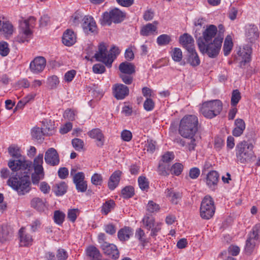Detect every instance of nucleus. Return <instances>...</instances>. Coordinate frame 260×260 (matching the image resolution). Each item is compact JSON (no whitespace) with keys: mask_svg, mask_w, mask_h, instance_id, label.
Here are the masks:
<instances>
[{"mask_svg":"<svg viewBox=\"0 0 260 260\" xmlns=\"http://www.w3.org/2000/svg\"><path fill=\"white\" fill-rule=\"evenodd\" d=\"M121 137L123 141L129 142L132 139V134L131 131L124 129L121 132Z\"/></svg>","mask_w":260,"mask_h":260,"instance_id":"nucleus-57","label":"nucleus"},{"mask_svg":"<svg viewBox=\"0 0 260 260\" xmlns=\"http://www.w3.org/2000/svg\"><path fill=\"white\" fill-rule=\"evenodd\" d=\"M102 248L105 254L109 257L116 259L119 256V251L116 245L104 242L102 245Z\"/></svg>","mask_w":260,"mask_h":260,"instance_id":"nucleus-16","label":"nucleus"},{"mask_svg":"<svg viewBox=\"0 0 260 260\" xmlns=\"http://www.w3.org/2000/svg\"><path fill=\"white\" fill-rule=\"evenodd\" d=\"M115 204L113 200L106 201L102 206L101 212L104 215H107L111 211L114 209Z\"/></svg>","mask_w":260,"mask_h":260,"instance_id":"nucleus-36","label":"nucleus"},{"mask_svg":"<svg viewBox=\"0 0 260 260\" xmlns=\"http://www.w3.org/2000/svg\"><path fill=\"white\" fill-rule=\"evenodd\" d=\"M154 107V103L153 100L147 98L144 103V108L147 111H150L153 110Z\"/></svg>","mask_w":260,"mask_h":260,"instance_id":"nucleus-56","label":"nucleus"},{"mask_svg":"<svg viewBox=\"0 0 260 260\" xmlns=\"http://www.w3.org/2000/svg\"><path fill=\"white\" fill-rule=\"evenodd\" d=\"M45 161L47 164L52 166L59 164V155L54 148H50L46 151L45 154Z\"/></svg>","mask_w":260,"mask_h":260,"instance_id":"nucleus-14","label":"nucleus"},{"mask_svg":"<svg viewBox=\"0 0 260 260\" xmlns=\"http://www.w3.org/2000/svg\"><path fill=\"white\" fill-rule=\"evenodd\" d=\"M76 72L74 70L68 71L64 75V79L67 82H71L75 77Z\"/></svg>","mask_w":260,"mask_h":260,"instance_id":"nucleus-60","label":"nucleus"},{"mask_svg":"<svg viewBox=\"0 0 260 260\" xmlns=\"http://www.w3.org/2000/svg\"><path fill=\"white\" fill-rule=\"evenodd\" d=\"M156 142L152 140H148L145 145L144 149L147 151L153 153L155 150Z\"/></svg>","mask_w":260,"mask_h":260,"instance_id":"nucleus-55","label":"nucleus"},{"mask_svg":"<svg viewBox=\"0 0 260 260\" xmlns=\"http://www.w3.org/2000/svg\"><path fill=\"white\" fill-rule=\"evenodd\" d=\"M9 51L8 44L4 41L0 42V54L2 56H6L9 54Z\"/></svg>","mask_w":260,"mask_h":260,"instance_id":"nucleus-53","label":"nucleus"},{"mask_svg":"<svg viewBox=\"0 0 260 260\" xmlns=\"http://www.w3.org/2000/svg\"><path fill=\"white\" fill-rule=\"evenodd\" d=\"M120 53L118 47L113 46L107 53V49L104 43H100L98 51L94 54V57L96 61H101L105 64L108 68H110L114 60Z\"/></svg>","mask_w":260,"mask_h":260,"instance_id":"nucleus-4","label":"nucleus"},{"mask_svg":"<svg viewBox=\"0 0 260 260\" xmlns=\"http://www.w3.org/2000/svg\"><path fill=\"white\" fill-rule=\"evenodd\" d=\"M119 70L124 74H132L135 72V67L134 64L128 62H123L119 66Z\"/></svg>","mask_w":260,"mask_h":260,"instance_id":"nucleus-26","label":"nucleus"},{"mask_svg":"<svg viewBox=\"0 0 260 260\" xmlns=\"http://www.w3.org/2000/svg\"><path fill=\"white\" fill-rule=\"evenodd\" d=\"M8 152L9 154L14 158H17V160L24 159L22 158V156L20 154V149L18 147L11 146L8 148Z\"/></svg>","mask_w":260,"mask_h":260,"instance_id":"nucleus-39","label":"nucleus"},{"mask_svg":"<svg viewBox=\"0 0 260 260\" xmlns=\"http://www.w3.org/2000/svg\"><path fill=\"white\" fill-rule=\"evenodd\" d=\"M174 158V155L172 152H167L165 153L161 157L162 162H169Z\"/></svg>","mask_w":260,"mask_h":260,"instance_id":"nucleus-63","label":"nucleus"},{"mask_svg":"<svg viewBox=\"0 0 260 260\" xmlns=\"http://www.w3.org/2000/svg\"><path fill=\"white\" fill-rule=\"evenodd\" d=\"M46 129H42L39 127H34L31 131L32 137L37 139L41 140L43 135H45Z\"/></svg>","mask_w":260,"mask_h":260,"instance_id":"nucleus-43","label":"nucleus"},{"mask_svg":"<svg viewBox=\"0 0 260 260\" xmlns=\"http://www.w3.org/2000/svg\"><path fill=\"white\" fill-rule=\"evenodd\" d=\"M183 165L180 163H175L171 167L170 171L172 174L179 176L182 172Z\"/></svg>","mask_w":260,"mask_h":260,"instance_id":"nucleus-48","label":"nucleus"},{"mask_svg":"<svg viewBox=\"0 0 260 260\" xmlns=\"http://www.w3.org/2000/svg\"><path fill=\"white\" fill-rule=\"evenodd\" d=\"M233 47V43L232 42V37L230 36H226L224 40L223 47L224 55L227 56L230 54Z\"/></svg>","mask_w":260,"mask_h":260,"instance_id":"nucleus-35","label":"nucleus"},{"mask_svg":"<svg viewBox=\"0 0 260 260\" xmlns=\"http://www.w3.org/2000/svg\"><path fill=\"white\" fill-rule=\"evenodd\" d=\"M189 53L187 61L192 67H196L200 64V60L194 49L192 51H188Z\"/></svg>","mask_w":260,"mask_h":260,"instance_id":"nucleus-30","label":"nucleus"},{"mask_svg":"<svg viewBox=\"0 0 260 260\" xmlns=\"http://www.w3.org/2000/svg\"><path fill=\"white\" fill-rule=\"evenodd\" d=\"M76 189L79 192H85L87 188V184L84 180H74Z\"/></svg>","mask_w":260,"mask_h":260,"instance_id":"nucleus-40","label":"nucleus"},{"mask_svg":"<svg viewBox=\"0 0 260 260\" xmlns=\"http://www.w3.org/2000/svg\"><path fill=\"white\" fill-rule=\"evenodd\" d=\"M235 124L236 127L233 129L232 134L235 137H239L243 134L245 128V123L243 119L238 118L236 119Z\"/></svg>","mask_w":260,"mask_h":260,"instance_id":"nucleus-24","label":"nucleus"},{"mask_svg":"<svg viewBox=\"0 0 260 260\" xmlns=\"http://www.w3.org/2000/svg\"><path fill=\"white\" fill-rule=\"evenodd\" d=\"M135 194L134 188L132 186H127L121 190V195L124 199H129Z\"/></svg>","mask_w":260,"mask_h":260,"instance_id":"nucleus-38","label":"nucleus"},{"mask_svg":"<svg viewBox=\"0 0 260 260\" xmlns=\"http://www.w3.org/2000/svg\"><path fill=\"white\" fill-rule=\"evenodd\" d=\"M157 27L156 25L152 23H148L146 25L142 27L140 31V34L143 36H148L157 34Z\"/></svg>","mask_w":260,"mask_h":260,"instance_id":"nucleus-27","label":"nucleus"},{"mask_svg":"<svg viewBox=\"0 0 260 260\" xmlns=\"http://www.w3.org/2000/svg\"><path fill=\"white\" fill-rule=\"evenodd\" d=\"M223 40L222 32H218L217 27L210 24L207 26L202 36L199 37L197 42L202 54H207L210 58H215L220 52Z\"/></svg>","mask_w":260,"mask_h":260,"instance_id":"nucleus-2","label":"nucleus"},{"mask_svg":"<svg viewBox=\"0 0 260 260\" xmlns=\"http://www.w3.org/2000/svg\"><path fill=\"white\" fill-rule=\"evenodd\" d=\"M253 148V145L245 141L238 143L236 149L237 160L244 164L250 161L254 157Z\"/></svg>","mask_w":260,"mask_h":260,"instance_id":"nucleus-5","label":"nucleus"},{"mask_svg":"<svg viewBox=\"0 0 260 260\" xmlns=\"http://www.w3.org/2000/svg\"><path fill=\"white\" fill-rule=\"evenodd\" d=\"M172 59L176 62H179L182 59V52L181 50L178 48H175L171 53Z\"/></svg>","mask_w":260,"mask_h":260,"instance_id":"nucleus-45","label":"nucleus"},{"mask_svg":"<svg viewBox=\"0 0 260 260\" xmlns=\"http://www.w3.org/2000/svg\"><path fill=\"white\" fill-rule=\"evenodd\" d=\"M18 239L20 247H29L32 244V236L22 227L18 231Z\"/></svg>","mask_w":260,"mask_h":260,"instance_id":"nucleus-11","label":"nucleus"},{"mask_svg":"<svg viewBox=\"0 0 260 260\" xmlns=\"http://www.w3.org/2000/svg\"><path fill=\"white\" fill-rule=\"evenodd\" d=\"M48 85L51 89H55L59 83L58 78L55 75L48 78Z\"/></svg>","mask_w":260,"mask_h":260,"instance_id":"nucleus-49","label":"nucleus"},{"mask_svg":"<svg viewBox=\"0 0 260 260\" xmlns=\"http://www.w3.org/2000/svg\"><path fill=\"white\" fill-rule=\"evenodd\" d=\"M171 41L170 37L166 34L161 35L157 38V43L159 46L167 45Z\"/></svg>","mask_w":260,"mask_h":260,"instance_id":"nucleus-47","label":"nucleus"},{"mask_svg":"<svg viewBox=\"0 0 260 260\" xmlns=\"http://www.w3.org/2000/svg\"><path fill=\"white\" fill-rule=\"evenodd\" d=\"M62 43L67 46H71L76 42V35L71 29H68L62 37Z\"/></svg>","mask_w":260,"mask_h":260,"instance_id":"nucleus-20","label":"nucleus"},{"mask_svg":"<svg viewBox=\"0 0 260 260\" xmlns=\"http://www.w3.org/2000/svg\"><path fill=\"white\" fill-rule=\"evenodd\" d=\"M146 214H155L160 210V206L153 201H149L146 206Z\"/></svg>","mask_w":260,"mask_h":260,"instance_id":"nucleus-33","label":"nucleus"},{"mask_svg":"<svg viewBox=\"0 0 260 260\" xmlns=\"http://www.w3.org/2000/svg\"><path fill=\"white\" fill-rule=\"evenodd\" d=\"M87 255L93 259H98L100 256L99 250L94 246H90L86 249Z\"/></svg>","mask_w":260,"mask_h":260,"instance_id":"nucleus-37","label":"nucleus"},{"mask_svg":"<svg viewBox=\"0 0 260 260\" xmlns=\"http://www.w3.org/2000/svg\"><path fill=\"white\" fill-rule=\"evenodd\" d=\"M36 19L33 16H30L27 19L24 20L21 24V32L16 39V41L19 43L28 42L29 37L32 34L30 27H33L35 24Z\"/></svg>","mask_w":260,"mask_h":260,"instance_id":"nucleus-8","label":"nucleus"},{"mask_svg":"<svg viewBox=\"0 0 260 260\" xmlns=\"http://www.w3.org/2000/svg\"><path fill=\"white\" fill-rule=\"evenodd\" d=\"M93 72L95 74H102L105 72V67L103 64L96 63L92 67Z\"/></svg>","mask_w":260,"mask_h":260,"instance_id":"nucleus-62","label":"nucleus"},{"mask_svg":"<svg viewBox=\"0 0 260 260\" xmlns=\"http://www.w3.org/2000/svg\"><path fill=\"white\" fill-rule=\"evenodd\" d=\"M78 214L79 210L78 209H70L68 212V218L71 221L74 222L76 220Z\"/></svg>","mask_w":260,"mask_h":260,"instance_id":"nucleus-54","label":"nucleus"},{"mask_svg":"<svg viewBox=\"0 0 260 260\" xmlns=\"http://www.w3.org/2000/svg\"><path fill=\"white\" fill-rule=\"evenodd\" d=\"M259 241L249 236L246 241L245 246V252L247 254H251L253 251L257 242H259Z\"/></svg>","mask_w":260,"mask_h":260,"instance_id":"nucleus-29","label":"nucleus"},{"mask_svg":"<svg viewBox=\"0 0 260 260\" xmlns=\"http://www.w3.org/2000/svg\"><path fill=\"white\" fill-rule=\"evenodd\" d=\"M125 17V13L117 8H114L103 14L102 24L110 25L112 22L119 23L124 20Z\"/></svg>","mask_w":260,"mask_h":260,"instance_id":"nucleus-9","label":"nucleus"},{"mask_svg":"<svg viewBox=\"0 0 260 260\" xmlns=\"http://www.w3.org/2000/svg\"><path fill=\"white\" fill-rule=\"evenodd\" d=\"M13 228L7 225H3L0 230V241L2 243L10 240L13 237Z\"/></svg>","mask_w":260,"mask_h":260,"instance_id":"nucleus-21","label":"nucleus"},{"mask_svg":"<svg viewBox=\"0 0 260 260\" xmlns=\"http://www.w3.org/2000/svg\"><path fill=\"white\" fill-rule=\"evenodd\" d=\"M14 31L13 25L5 20L4 17H0V32H2L6 38L10 37Z\"/></svg>","mask_w":260,"mask_h":260,"instance_id":"nucleus-17","label":"nucleus"},{"mask_svg":"<svg viewBox=\"0 0 260 260\" xmlns=\"http://www.w3.org/2000/svg\"><path fill=\"white\" fill-rule=\"evenodd\" d=\"M215 207L214 201L209 196H206L203 199L200 207L201 217L205 219H209L214 214Z\"/></svg>","mask_w":260,"mask_h":260,"instance_id":"nucleus-7","label":"nucleus"},{"mask_svg":"<svg viewBox=\"0 0 260 260\" xmlns=\"http://www.w3.org/2000/svg\"><path fill=\"white\" fill-rule=\"evenodd\" d=\"M198 118L194 115H186L181 120L179 133L185 138H193L198 130Z\"/></svg>","mask_w":260,"mask_h":260,"instance_id":"nucleus-3","label":"nucleus"},{"mask_svg":"<svg viewBox=\"0 0 260 260\" xmlns=\"http://www.w3.org/2000/svg\"><path fill=\"white\" fill-rule=\"evenodd\" d=\"M104 230L105 232L109 235H113L116 233V231L115 225L112 223L105 225Z\"/></svg>","mask_w":260,"mask_h":260,"instance_id":"nucleus-64","label":"nucleus"},{"mask_svg":"<svg viewBox=\"0 0 260 260\" xmlns=\"http://www.w3.org/2000/svg\"><path fill=\"white\" fill-rule=\"evenodd\" d=\"M65 214L59 211L56 210L54 213V220L56 223L60 225L61 224L65 218Z\"/></svg>","mask_w":260,"mask_h":260,"instance_id":"nucleus-44","label":"nucleus"},{"mask_svg":"<svg viewBox=\"0 0 260 260\" xmlns=\"http://www.w3.org/2000/svg\"><path fill=\"white\" fill-rule=\"evenodd\" d=\"M166 197L169 201L174 205H177L182 198V193L175 191L172 189H167L165 192Z\"/></svg>","mask_w":260,"mask_h":260,"instance_id":"nucleus-22","label":"nucleus"},{"mask_svg":"<svg viewBox=\"0 0 260 260\" xmlns=\"http://www.w3.org/2000/svg\"><path fill=\"white\" fill-rule=\"evenodd\" d=\"M113 93L117 100L124 99L129 94V88L122 84H115L113 87Z\"/></svg>","mask_w":260,"mask_h":260,"instance_id":"nucleus-15","label":"nucleus"},{"mask_svg":"<svg viewBox=\"0 0 260 260\" xmlns=\"http://www.w3.org/2000/svg\"><path fill=\"white\" fill-rule=\"evenodd\" d=\"M68 257L67 252L63 249H59L56 253V258L58 260H66Z\"/></svg>","mask_w":260,"mask_h":260,"instance_id":"nucleus-58","label":"nucleus"},{"mask_svg":"<svg viewBox=\"0 0 260 260\" xmlns=\"http://www.w3.org/2000/svg\"><path fill=\"white\" fill-rule=\"evenodd\" d=\"M76 115L75 111L71 109H67L63 113V117L70 121L75 120Z\"/></svg>","mask_w":260,"mask_h":260,"instance_id":"nucleus-51","label":"nucleus"},{"mask_svg":"<svg viewBox=\"0 0 260 260\" xmlns=\"http://www.w3.org/2000/svg\"><path fill=\"white\" fill-rule=\"evenodd\" d=\"M241 96L240 91L238 89L234 90L232 93L231 104L232 106L235 107L239 101L241 100Z\"/></svg>","mask_w":260,"mask_h":260,"instance_id":"nucleus-42","label":"nucleus"},{"mask_svg":"<svg viewBox=\"0 0 260 260\" xmlns=\"http://www.w3.org/2000/svg\"><path fill=\"white\" fill-rule=\"evenodd\" d=\"M222 110V103L218 100L204 102L200 108V112L204 117L212 118L220 114Z\"/></svg>","mask_w":260,"mask_h":260,"instance_id":"nucleus-6","label":"nucleus"},{"mask_svg":"<svg viewBox=\"0 0 260 260\" xmlns=\"http://www.w3.org/2000/svg\"><path fill=\"white\" fill-rule=\"evenodd\" d=\"M131 75L132 74H120L119 77L125 84L129 85L133 81V78Z\"/></svg>","mask_w":260,"mask_h":260,"instance_id":"nucleus-61","label":"nucleus"},{"mask_svg":"<svg viewBox=\"0 0 260 260\" xmlns=\"http://www.w3.org/2000/svg\"><path fill=\"white\" fill-rule=\"evenodd\" d=\"M46 61L42 56L36 57L31 61L29 69L33 73L38 74L43 71L46 66Z\"/></svg>","mask_w":260,"mask_h":260,"instance_id":"nucleus-12","label":"nucleus"},{"mask_svg":"<svg viewBox=\"0 0 260 260\" xmlns=\"http://www.w3.org/2000/svg\"><path fill=\"white\" fill-rule=\"evenodd\" d=\"M135 236L143 244L147 242L144 231L141 228H139L136 230Z\"/></svg>","mask_w":260,"mask_h":260,"instance_id":"nucleus-50","label":"nucleus"},{"mask_svg":"<svg viewBox=\"0 0 260 260\" xmlns=\"http://www.w3.org/2000/svg\"><path fill=\"white\" fill-rule=\"evenodd\" d=\"M144 227L148 230H150L156 223L155 222L154 217L150 215L146 214L142 220Z\"/></svg>","mask_w":260,"mask_h":260,"instance_id":"nucleus-32","label":"nucleus"},{"mask_svg":"<svg viewBox=\"0 0 260 260\" xmlns=\"http://www.w3.org/2000/svg\"><path fill=\"white\" fill-rule=\"evenodd\" d=\"M161 225L162 223L161 222H156L154 226L152 229H150V235L152 237L156 236L158 233L160 232L161 229Z\"/></svg>","mask_w":260,"mask_h":260,"instance_id":"nucleus-59","label":"nucleus"},{"mask_svg":"<svg viewBox=\"0 0 260 260\" xmlns=\"http://www.w3.org/2000/svg\"><path fill=\"white\" fill-rule=\"evenodd\" d=\"M43 154L40 153L32 162L25 159L10 160L8 166L13 172L9 179H43L45 172L43 167Z\"/></svg>","mask_w":260,"mask_h":260,"instance_id":"nucleus-1","label":"nucleus"},{"mask_svg":"<svg viewBox=\"0 0 260 260\" xmlns=\"http://www.w3.org/2000/svg\"><path fill=\"white\" fill-rule=\"evenodd\" d=\"M68 186L64 182L56 184L54 187V191L57 196H63L66 193Z\"/></svg>","mask_w":260,"mask_h":260,"instance_id":"nucleus-34","label":"nucleus"},{"mask_svg":"<svg viewBox=\"0 0 260 260\" xmlns=\"http://www.w3.org/2000/svg\"><path fill=\"white\" fill-rule=\"evenodd\" d=\"M251 53V48L248 46H244L242 49H240L238 54L239 56L241 57L242 61L246 63L250 61Z\"/></svg>","mask_w":260,"mask_h":260,"instance_id":"nucleus-25","label":"nucleus"},{"mask_svg":"<svg viewBox=\"0 0 260 260\" xmlns=\"http://www.w3.org/2000/svg\"><path fill=\"white\" fill-rule=\"evenodd\" d=\"M30 204L32 208L40 211H43L45 207L44 201L38 197L33 198Z\"/></svg>","mask_w":260,"mask_h":260,"instance_id":"nucleus-31","label":"nucleus"},{"mask_svg":"<svg viewBox=\"0 0 260 260\" xmlns=\"http://www.w3.org/2000/svg\"><path fill=\"white\" fill-rule=\"evenodd\" d=\"M249 236L259 241L260 223H257L253 227L252 232L249 234Z\"/></svg>","mask_w":260,"mask_h":260,"instance_id":"nucleus-46","label":"nucleus"},{"mask_svg":"<svg viewBox=\"0 0 260 260\" xmlns=\"http://www.w3.org/2000/svg\"><path fill=\"white\" fill-rule=\"evenodd\" d=\"M245 36L250 42H254L259 37L257 27L254 24H249L246 26Z\"/></svg>","mask_w":260,"mask_h":260,"instance_id":"nucleus-18","label":"nucleus"},{"mask_svg":"<svg viewBox=\"0 0 260 260\" xmlns=\"http://www.w3.org/2000/svg\"><path fill=\"white\" fill-rule=\"evenodd\" d=\"M7 184L19 194H23L30 189V180H8Z\"/></svg>","mask_w":260,"mask_h":260,"instance_id":"nucleus-10","label":"nucleus"},{"mask_svg":"<svg viewBox=\"0 0 260 260\" xmlns=\"http://www.w3.org/2000/svg\"><path fill=\"white\" fill-rule=\"evenodd\" d=\"M79 168L74 166L71 170L70 175L73 179H85V174L82 172L78 171Z\"/></svg>","mask_w":260,"mask_h":260,"instance_id":"nucleus-41","label":"nucleus"},{"mask_svg":"<svg viewBox=\"0 0 260 260\" xmlns=\"http://www.w3.org/2000/svg\"><path fill=\"white\" fill-rule=\"evenodd\" d=\"M87 134L91 138L96 139L100 142L101 146L103 145L104 135L100 129L93 128L89 131Z\"/></svg>","mask_w":260,"mask_h":260,"instance_id":"nucleus-28","label":"nucleus"},{"mask_svg":"<svg viewBox=\"0 0 260 260\" xmlns=\"http://www.w3.org/2000/svg\"><path fill=\"white\" fill-rule=\"evenodd\" d=\"M179 42L188 51H192L194 49L193 39L187 34H184L180 37Z\"/></svg>","mask_w":260,"mask_h":260,"instance_id":"nucleus-19","label":"nucleus"},{"mask_svg":"<svg viewBox=\"0 0 260 260\" xmlns=\"http://www.w3.org/2000/svg\"><path fill=\"white\" fill-rule=\"evenodd\" d=\"M134 231L129 226H124L119 230L117 236L120 241H127L133 236Z\"/></svg>","mask_w":260,"mask_h":260,"instance_id":"nucleus-23","label":"nucleus"},{"mask_svg":"<svg viewBox=\"0 0 260 260\" xmlns=\"http://www.w3.org/2000/svg\"><path fill=\"white\" fill-rule=\"evenodd\" d=\"M82 27L86 33L96 32L97 26L93 18L90 16H85L82 19Z\"/></svg>","mask_w":260,"mask_h":260,"instance_id":"nucleus-13","label":"nucleus"},{"mask_svg":"<svg viewBox=\"0 0 260 260\" xmlns=\"http://www.w3.org/2000/svg\"><path fill=\"white\" fill-rule=\"evenodd\" d=\"M72 143L73 147L77 151L81 150L84 146L83 141L81 139L78 138L73 139L72 141Z\"/></svg>","mask_w":260,"mask_h":260,"instance_id":"nucleus-52","label":"nucleus"}]
</instances>
